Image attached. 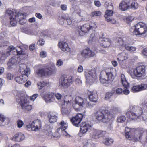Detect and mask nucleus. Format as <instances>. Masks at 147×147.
Here are the masks:
<instances>
[{
    "label": "nucleus",
    "instance_id": "nucleus-59",
    "mask_svg": "<svg viewBox=\"0 0 147 147\" xmlns=\"http://www.w3.org/2000/svg\"><path fill=\"white\" fill-rule=\"evenodd\" d=\"M38 96V94H35L30 97V99L32 101H34Z\"/></svg>",
    "mask_w": 147,
    "mask_h": 147
},
{
    "label": "nucleus",
    "instance_id": "nucleus-14",
    "mask_svg": "<svg viewBox=\"0 0 147 147\" xmlns=\"http://www.w3.org/2000/svg\"><path fill=\"white\" fill-rule=\"evenodd\" d=\"M111 9H108L106 11L104 17L105 18V20L114 24L116 23V22L114 19L111 17L113 14V11Z\"/></svg>",
    "mask_w": 147,
    "mask_h": 147
},
{
    "label": "nucleus",
    "instance_id": "nucleus-16",
    "mask_svg": "<svg viewBox=\"0 0 147 147\" xmlns=\"http://www.w3.org/2000/svg\"><path fill=\"white\" fill-rule=\"evenodd\" d=\"M95 55V53L88 48L84 49L81 52L82 56L86 58L93 57Z\"/></svg>",
    "mask_w": 147,
    "mask_h": 147
},
{
    "label": "nucleus",
    "instance_id": "nucleus-25",
    "mask_svg": "<svg viewBox=\"0 0 147 147\" xmlns=\"http://www.w3.org/2000/svg\"><path fill=\"white\" fill-rule=\"evenodd\" d=\"M28 76L22 74L21 76H17L15 78V80L18 83L20 84L24 83L28 79Z\"/></svg>",
    "mask_w": 147,
    "mask_h": 147
},
{
    "label": "nucleus",
    "instance_id": "nucleus-17",
    "mask_svg": "<svg viewBox=\"0 0 147 147\" xmlns=\"http://www.w3.org/2000/svg\"><path fill=\"white\" fill-rule=\"evenodd\" d=\"M83 117V116L82 114L78 113L75 117L72 118L71 119V122L74 125L78 127L82 121Z\"/></svg>",
    "mask_w": 147,
    "mask_h": 147
},
{
    "label": "nucleus",
    "instance_id": "nucleus-39",
    "mask_svg": "<svg viewBox=\"0 0 147 147\" xmlns=\"http://www.w3.org/2000/svg\"><path fill=\"white\" fill-rule=\"evenodd\" d=\"M10 23L12 26H14L16 25L17 20H18V19H15V17H10Z\"/></svg>",
    "mask_w": 147,
    "mask_h": 147
},
{
    "label": "nucleus",
    "instance_id": "nucleus-36",
    "mask_svg": "<svg viewBox=\"0 0 147 147\" xmlns=\"http://www.w3.org/2000/svg\"><path fill=\"white\" fill-rule=\"evenodd\" d=\"M121 81L122 84L125 88H127L129 86V84L124 74H122L121 75Z\"/></svg>",
    "mask_w": 147,
    "mask_h": 147
},
{
    "label": "nucleus",
    "instance_id": "nucleus-1",
    "mask_svg": "<svg viewBox=\"0 0 147 147\" xmlns=\"http://www.w3.org/2000/svg\"><path fill=\"white\" fill-rule=\"evenodd\" d=\"M115 115L107 110L98 111L93 117V120L97 122H106L114 118Z\"/></svg>",
    "mask_w": 147,
    "mask_h": 147
},
{
    "label": "nucleus",
    "instance_id": "nucleus-55",
    "mask_svg": "<svg viewBox=\"0 0 147 147\" xmlns=\"http://www.w3.org/2000/svg\"><path fill=\"white\" fill-rule=\"evenodd\" d=\"M134 19V17L133 16H129L127 18L126 21L127 23L129 24L130 22H131Z\"/></svg>",
    "mask_w": 147,
    "mask_h": 147
},
{
    "label": "nucleus",
    "instance_id": "nucleus-22",
    "mask_svg": "<svg viewBox=\"0 0 147 147\" xmlns=\"http://www.w3.org/2000/svg\"><path fill=\"white\" fill-rule=\"evenodd\" d=\"M129 58V55L124 52H122L119 53L117 56V59L119 63H122V62Z\"/></svg>",
    "mask_w": 147,
    "mask_h": 147
},
{
    "label": "nucleus",
    "instance_id": "nucleus-58",
    "mask_svg": "<svg viewBox=\"0 0 147 147\" xmlns=\"http://www.w3.org/2000/svg\"><path fill=\"white\" fill-rule=\"evenodd\" d=\"M40 55L41 57L45 58L46 56L47 53L45 51H42L40 52Z\"/></svg>",
    "mask_w": 147,
    "mask_h": 147
},
{
    "label": "nucleus",
    "instance_id": "nucleus-11",
    "mask_svg": "<svg viewBox=\"0 0 147 147\" xmlns=\"http://www.w3.org/2000/svg\"><path fill=\"white\" fill-rule=\"evenodd\" d=\"M42 125L41 121L37 119L27 125L26 127L28 129H31L32 130L36 131L41 129Z\"/></svg>",
    "mask_w": 147,
    "mask_h": 147
},
{
    "label": "nucleus",
    "instance_id": "nucleus-4",
    "mask_svg": "<svg viewBox=\"0 0 147 147\" xmlns=\"http://www.w3.org/2000/svg\"><path fill=\"white\" fill-rule=\"evenodd\" d=\"M84 106L91 108L93 107V105L90 102H88L86 99H83L80 97H76L75 99L74 103L73 104L74 107L77 110H79Z\"/></svg>",
    "mask_w": 147,
    "mask_h": 147
},
{
    "label": "nucleus",
    "instance_id": "nucleus-43",
    "mask_svg": "<svg viewBox=\"0 0 147 147\" xmlns=\"http://www.w3.org/2000/svg\"><path fill=\"white\" fill-rule=\"evenodd\" d=\"M112 3H109L107 2H106L105 3L104 6L106 8L108 9H113V6L112 5Z\"/></svg>",
    "mask_w": 147,
    "mask_h": 147
},
{
    "label": "nucleus",
    "instance_id": "nucleus-15",
    "mask_svg": "<svg viewBox=\"0 0 147 147\" xmlns=\"http://www.w3.org/2000/svg\"><path fill=\"white\" fill-rule=\"evenodd\" d=\"M20 58L17 56H14L10 59L7 63L8 68L11 69L19 63Z\"/></svg>",
    "mask_w": 147,
    "mask_h": 147
},
{
    "label": "nucleus",
    "instance_id": "nucleus-37",
    "mask_svg": "<svg viewBox=\"0 0 147 147\" xmlns=\"http://www.w3.org/2000/svg\"><path fill=\"white\" fill-rule=\"evenodd\" d=\"M60 124V127L57 129V131H59L63 130H65L68 127V124L66 122H65L64 121H61Z\"/></svg>",
    "mask_w": 147,
    "mask_h": 147
},
{
    "label": "nucleus",
    "instance_id": "nucleus-12",
    "mask_svg": "<svg viewBox=\"0 0 147 147\" xmlns=\"http://www.w3.org/2000/svg\"><path fill=\"white\" fill-rule=\"evenodd\" d=\"M86 82L88 83L94 82L96 79L97 76L94 69H92L85 74Z\"/></svg>",
    "mask_w": 147,
    "mask_h": 147
},
{
    "label": "nucleus",
    "instance_id": "nucleus-23",
    "mask_svg": "<svg viewBox=\"0 0 147 147\" xmlns=\"http://www.w3.org/2000/svg\"><path fill=\"white\" fill-rule=\"evenodd\" d=\"M51 68L49 67L48 69H39L36 72V73L39 77L46 76L49 74V71Z\"/></svg>",
    "mask_w": 147,
    "mask_h": 147
},
{
    "label": "nucleus",
    "instance_id": "nucleus-28",
    "mask_svg": "<svg viewBox=\"0 0 147 147\" xmlns=\"http://www.w3.org/2000/svg\"><path fill=\"white\" fill-rule=\"evenodd\" d=\"M91 126L90 124L86 122H82L81 125L80 131V133L84 134L87 131Z\"/></svg>",
    "mask_w": 147,
    "mask_h": 147
},
{
    "label": "nucleus",
    "instance_id": "nucleus-32",
    "mask_svg": "<svg viewBox=\"0 0 147 147\" xmlns=\"http://www.w3.org/2000/svg\"><path fill=\"white\" fill-rule=\"evenodd\" d=\"M10 55V54L7 51L6 53L3 52H0V64H2L4 60Z\"/></svg>",
    "mask_w": 147,
    "mask_h": 147
},
{
    "label": "nucleus",
    "instance_id": "nucleus-26",
    "mask_svg": "<svg viewBox=\"0 0 147 147\" xmlns=\"http://www.w3.org/2000/svg\"><path fill=\"white\" fill-rule=\"evenodd\" d=\"M58 45L59 47L64 52H67L70 51V49L67 43L65 42H60L58 44Z\"/></svg>",
    "mask_w": 147,
    "mask_h": 147
},
{
    "label": "nucleus",
    "instance_id": "nucleus-35",
    "mask_svg": "<svg viewBox=\"0 0 147 147\" xmlns=\"http://www.w3.org/2000/svg\"><path fill=\"white\" fill-rule=\"evenodd\" d=\"M113 142V140L110 138H105L103 141V143L107 146H110Z\"/></svg>",
    "mask_w": 147,
    "mask_h": 147
},
{
    "label": "nucleus",
    "instance_id": "nucleus-38",
    "mask_svg": "<svg viewBox=\"0 0 147 147\" xmlns=\"http://www.w3.org/2000/svg\"><path fill=\"white\" fill-rule=\"evenodd\" d=\"M125 49L130 52H133L136 50V48L134 46H129L127 45H125Z\"/></svg>",
    "mask_w": 147,
    "mask_h": 147
},
{
    "label": "nucleus",
    "instance_id": "nucleus-6",
    "mask_svg": "<svg viewBox=\"0 0 147 147\" xmlns=\"http://www.w3.org/2000/svg\"><path fill=\"white\" fill-rule=\"evenodd\" d=\"M7 52L10 54V53L12 52L13 54L15 55H19V57L21 59H23L27 56L25 52L23 51L20 47L18 48H16L12 46H9L7 49Z\"/></svg>",
    "mask_w": 147,
    "mask_h": 147
},
{
    "label": "nucleus",
    "instance_id": "nucleus-24",
    "mask_svg": "<svg viewBox=\"0 0 147 147\" xmlns=\"http://www.w3.org/2000/svg\"><path fill=\"white\" fill-rule=\"evenodd\" d=\"M90 100L93 102H96L98 99V96L96 92L90 91L88 93Z\"/></svg>",
    "mask_w": 147,
    "mask_h": 147
},
{
    "label": "nucleus",
    "instance_id": "nucleus-60",
    "mask_svg": "<svg viewBox=\"0 0 147 147\" xmlns=\"http://www.w3.org/2000/svg\"><path fill=\"white\" fill-rule=\"evenodd\" d=\"M123 89L120 88H118L117 89L116 92L117 94H120L123 93Z\"/></svg>",
    "mask_w": 147,
    "mask_h": 147
},
{
    "label": "nucleus",
    "instance_id": "nucleus-47",
    "mask_svg": "<svg viewBox=\"0 0 147 147\" xmlns=\"http://www.w3.org/2000/svg\"><path fill=\"white\" fill-rule=\"evenodd\" d=\"M125 117L123 116H121L119 117L117 120L118 122L122 123H123L125 120Z\"/></svg>",
    "mask_w": 147,
    "mask_h": 147
},
{
    "label": "nucleus",
    "instance_id": "nucleus-10",
    "mask_svg": "<svg viewBox=\"0 0 147 147\" xmlns=\"http://www.w3.org/2000/svg\"><path fill=\"white\" fill-rule=\"evenodd\" d=\"M73 78L72 76H67L66 75L62 76L61 81L60 85L63 88H67L72 84Z\"/></svg>",
    "mask_w": 147,
    "mask_h": 147
},
{
    "label": "nucleus",
    "instance_id": "nucleus-56",
    "mask_svg": "<svg viewBox=\"0 0 147 147\" xmlns=\"http://www.w3.org/2000/svg\"><path fill=\"white\" fill-rule=\"evenodd\" d=\"M45 42L43 39L40 38L37 42V44L38 45L42 46L44 44Z\"/></svg>",
    "mask_w": 147,
    "mask_h": 147
},
{
    "label": "nucleus",
    "instance_id": "nucleus-30",
    "mask_svg": "<svg viewBox=\"0 0 147 147\" xmlns=\"http://www.w3.org/2000/svg\"><path fill=\"white\" fill-rule=\"evenodd\" d=\"M25 137L22 133H19L15 134L13 136L12 140L17 142H21L24 139Z\"/></svg>",
    "mask_w": 147,
    "mask_h": 147
},
{
    "label": "nucleus",
    "instance_id": "nucleus-9",
    "mask_svg": "<svg viewBox=\"0 0 147 147\" xmlns=\"http://www.w3.org/2000/svg\"><path fill=\"white\" fill-rule=\"evenodd\" d=\"M125 134L126 138L130 140H134L135 141H137L139 140L140 137V134H134L133 131L127 127L125 128Z\"/></svg>",
    "mask_w": 147,
    "mask_h": 147
},
{
    "label": "nucleus",
    "instance_id": "nucleus-40",
    "mask_svg": "<svg viewBox=\"0 0 147 147\" xmlns=\"http://www.w3.org/2000/svg\"><path fill=\"white\" fill-rule=\"evenodd\" d=\"M65 21H66V18L65 16H59L58 22L60 24H63Z\"/></svg>",
    "mask_w": 147,
    "mask_h": 147
},
{
    "label": "nucleus",
    "instance_id": "nucleus-19",
    "mask_svg": "<svg viewBox=\"0 0 147 147\" xmlns=\"http://www.w3.org/2000/svg\"><path fill=\"white\" fill-rule=\"evenodd\" d=\"M42 97L47 103L53 102L55 100L54 94L52 93H48L44 94Z\"/></svg>",
    "mask_w": 147,
    "mask_h": 147
},
{
    "label": "nucleus",
    "instance_id": "nucleus-51",
    "mask_svg": "<svg viewBox=\"0 0 147 147\" xmlns=\"http://www.w3.org/2000/svg\"><path fill=\"white\" fill-rule=\"evenodd\" d=\"M59 101H61L63 98L62 95L59 93H56L54 94V97Z\"/></svg>",
    "mask_w": 147,
    "mask_h": 147
},
{
    "label": "nucleus",
    "instance_id": "nucleus-52",
    "mask_svg": "<svg viewBox=\"0 0 147 147\" xmlns=\"http://www.w3.org/2000/svg\"><path fill=\"white\" fill-rule=\"evenodd\" d=\"M131 7L134 9H136L138 7V5L137 2L135 1L133 2L131 5Z\"/></svg>",
    "mask_w": 147,
    "mask_h": 147
},
{
    "label": "nucleus",
    "instance_id": "nucleus-62",
    "mask_svg": "<svg viewBox=\"0 0 147 147\" xmlns=\"http://www.w3.org/2000/svg\"><path fill=\"white\" fill-rule=\"evenodd\" d=\"M7 78L8 79L11 80L13 79V76L12 74L8 73L7 75Z\"/></svg>",
    "mask_w": 147,
    "mask_h": 147
},
{
    "label": "nucleus",
    "instance_id": "nucleus-49",
    "mask_svg": "<svg viewBox=\"0 0 147 147\" xmlns=\"http://www.w3.org/2000/svg\"><path fill=\"white\" fill-rule=\"evenodd\" d=\"M140 91L146 90L147 88V84H142L139 85Z\"/></svg>",
    "mask_w": 147,
    "mask_h": 147
},
{
    "label": "nucleus",
    "instance_id": "nucleus-18",
    "mask_svg": "<svg viewBox=\"0 0 147 147\" xmlns=\"http://www.w3.org/2000/svg\"><path fill=\"white\" fill-rule=\"evenodd\" d=\"M106 132L102 131L94 130L90 134V136L94 139H97L101 137L105 136Z\"/></svg>",
    "mask_w": 147,
    "mask_h": 147
},
{
    "label": "nucleus",
    "instance_id": "nucleus-41",
    "mask_svg": "<svg viewBox=\"0 0 147 147\" xmlns=\"http://www.w3.org/2000/svg\"><path fill=\"white\" fill-rule=\"evenodd\" d=\"M101 15V13L99 11H95L92 12L90 14V16L94 17L99 16Z\"/></svg>",
    "mask_w": 147,
    "mask_h": 147
},
{
    "label": "nucleus",
    "instance_id": "nucleus-20",
    "mask_svg": "<svg viewBox=\"0 0 147 147\" xmlns=\"http://www.w3.org/2000/svg\"><path fill=\"white\" fill-rule=\"evenodd\" d=\"M20 71L22 74L27 76L30 74V71L29 68H27L26 65L24 64H21L19 66Z\"/></svg>",
    "mask_w": 147,
    "mask_h": 147
},
{
    "label": "nucleus",
    "instance_id": "nucleus-31",
    "mask_svg": "<svg viewBox=\"0 0 147 147\" xmlns=\"http://www.w3.org/2000/svg\"><path fill=\"white\" fill-rule=\"evenodd\" d=\"M45 133L47 136H51V138H59L61 136V133L59 131H57L55 132L54 134L51 131H46Z\"/></svg>",
    "mask_w": 147,
    "mask_h": 147
},
{
    "label": "nucleus",
    "instance_id": "nucleus-48",
    "mask_svg": "<svg viewBox=\"0 0 147 147\" xmlns=\"http://www.w3.org/2000/svg\"><path fill=\"white\" fill-rule=\"evenodd\" d=\"M131 90L133 92L140 91L139 85L133 86L131 89Z\"/></svg>",
    "mask_w": 147,
    "mask_h": 147
},
{
    "label": "nucleus",
    "instance_id": "nucleus-2",
    "mask_svg": "<svg viewBox=\"0 0 147 147\" xmlns=\"http://www.w3.org/2000/svg\"><path fill=\"white\" fill-rule=\"evenodd\" d=\"M114 68H109L102 71L100 74V80L102 83H107L113 81L114 78V74L115 72Z\"/></svg>",
    "mask_w": 147,
    "mask_h": 147
},
{
    "label": "nucleus",
    "instance_id": "nucleus-27",
    "mask_svg": "<svg viewBox=\"0 0 147 147\" xmlns=\"http://www.w3.org/2000/svg\"><path fill=\"white\" fill-rule=\"evenodd\" d=\"M100 46L104 48L109 47L111 45L110 40L108 38L101 39L99 40Z\"/></svg>",
    "mask_w": 147,
    "mask_h": 147
},
{
    "label": "nucleus",
    "instance_id": "nucleus-33",
    "mask_svg": "<svg viewBox=\"0 0 147 147\" xmlns=\"http://www.w3.org/2000/svg\"><path fill=\"white\" fill-rule=\"evenodd\" d=\"M73 100V97L71 95H66L65 97L63 105L67 106L70 105V103Z\"/></svg>",
    "mask_w": 147,
    "mask_h": 147
},
{
    "label": "nucleus",
    "instance_id": "nucleus-7",
    "mask_svg": "<svg viewBox=\"0 0 147 147\" xmlns=\"http://www.w3.org/2000/svg\"><path fill=\"white\" fill-rule=\"evenodd\" d=\"M17 101L20 103L22 109L25 112L30 111L32 109V106L27 102V100L25 96H18Z\"/></svg>",
    "mask_w": 147,
    "mask_h": 147
},
{
    "label": "nucleus",
    "instance_id": "nucleus-44",
    "mask_svg": "<svg viewBox=\"0 0 147 147\" xmlns=\"http://www.w3.org/2000/svg\"><path fill=\"white\" fill-rule=\"evenodd\" d=\"M62 113L63 114H68L69 113V110L68 108H66L65 107H63L61 109Z\"/></svg>",
    "mask_w": 147,
    "mask_h": 147
},
{
    "label": "nucleus",
    "instance_id": "nucleus-46",
    "mask_svg": "<svg viewBox=\"0 0 147 147\" xmlns=\"http://www.w3.org/2000/svg\"><path fill=\"white\" fill-rule=\"evenodd\" d=\"M117 42V45H122L123 44V40L121 38H117L116 40Z\"/></svg>",
    "mask_w": 147,
    "mask_h": 147
},
{
    "label": "nucleus",
    "instance_id": "nucleus-64",
    "mask_svg": "<svg viewBox=\"0 0 147 147\" xmlns=\"http://www.w3.org/2000/svg\"><path fill=\"white\" fill-rule=\"evenodd\" d=\"M75 83L76 84L81 85L82 84L81 81L79 78H77L75 80Z\"/></svg>",
    "mask_w": 147,
    "mask_h": 147
},
{
    "label": "nucleus",
    "instance_id": "nucleus-5",
    "mask_svg": "<svg viewBox=\"0 0 147 147\" xmlns=\"http://www.w3.org/2000/svg\"><path fill=\"white\" fill-rule=\"evenodd\" d=\"M132 28L130 29L131 32H134L136 35H142L144 34L147 31V25L142 22L138 23Z\"/></svg>",
    "mask_w": 147,
    "mask_h": 147
},
{
    "label": "nucleus",
    "instance_id": "nucleus-3",
    "mask_svg": "<svg viewBox=\"0 0 147 147\" xmlns=\"http://www.w3.org/2000/svg\"><path fill=\"white\" fill-rule=\"evenodd\" d=\"M126 113L127 117L131 119H135L141 117L142 113V108L139 106L130 105Z\"/></svg>",
    "mask_w": 147,
    "mask_h": 147
},
{
    "label": "nucleus",
    "instance_id": "nucleus-34",
    "mask_svg": "<svg viewBox=\"0 0 147 147\" xmlns=\"http://www.w3.org/2000/svg\"><path fill=\"white\" fill-rule=\"evenodd\" d=\"M119 7L120 9L122 11H125L130 8L127 3L125 1H122L119 5Z\"/></svg>",
    "mask_w": 147,
    "mask_h": 147
},
{
    "label": "nucleus",
    "instance_id": "nucleus-13",
    "mask_svg": "<svg viewBox=\"0 0 147 147\" xmlns=\"http://www.w3.org/2000/svg\"><path fill=\"white\" fill-rule=\"evenodd\" d=\"M145 67L144 65H140L137 67L134 70V74L136 77H140L145 74Z\"/></svg>",
    "mask_w": 147,
    "mask_h": 147
},
{
    "label": "nucleus",
    "instance_id": "nucleus-45",
    "mask_svg": "<svg viewBox=\"0 0 147 147\" xmlns=\"http://www.w3.org/2000/svg\"><path fill=\"white\" fill-rule=\"evenodd\" d=\"M93 143L92 142V140H89L83 147H93Z\"/></svg>",
    "mask_w": 147,
    "mask_h": 147
},
{
    "label": "nucleus",
    "instance_id": "nucleus-50",
    "mask_svg": "<svg viewBox=\"0 0 147 147\" xmlns=\"http://www.w3.org/2000/svg\"><path fill=\"white\" fill-rule=\"evenodd\" d=\"M115 91H112L111 92H107L105 96V98L107 99H109L114 93Z\"/></svg>",
    "mask_w": 147,
    "mask_h": 147
},
{
    "label": "nucleus",
    "instance_id": "nucleus-63",
    "mask_svg": "<svg viewBox=\"0 0 147 147\" xmlns=\"http://www.w3.org/2000/svg\"><path fill=\"white\" fill-rule=\"evenodd\" d=\"M96 38V37L95 36L94 34H91V36L90 38L89 42H90V41H91V42L94 41Z\"/></svg>",
    "mask_w": 147,
    "mask_h": 147
},
{
    "label": "nucleus",
    "instance_id": "nucleus-57",
    "mask_svg": "<svg viewBox=\"0 0 147 147\" xmlns=\"http://www.w3.org/2000/svg\"><path fill=\"white\" fill-rule=\"evenodd\" d=\"M63 64V62L61 59L58 60L56 62V65L58 67L62 65Z\"/></svg>",
    "mask_w": 147,
    "mask_h": 147
},
{
    "label": "nucleus",
    "instance_id": "nucleus-53",
    "mask_svg": "<svg viewBox=\"0 0 147 147\" xmlns=\"http://www.w3.org/2000/svg\"><path fill=\"white\" fill-rule=\"evenodd\" d=\"M18 12H13L12 11L9 9L7 10L6 11V14L9 16H11L10 17H13V16L14 17V14Z\"/></svg>",
    "mask_w": 147,
    "mask_h": 147
},
{
    "label": "nucleus",
    "instance_id": "nucleus-21",
    "mask_svg": "<svg viewBox=\"0 0 147 147\" xmlns=\"http://www.w3.org/2000/svg\"><path fill=\"white\" fill-rule=\"evenodd\" d=\"M14 15L15 19H19V22L20 24L22 25L26 23V20L25 16L23 14L19 13H14Z\"/></svg>",
    "mask_w": 147,
    "mask_h": 147
},
{
    "label": "nucleus",
    "instance_id": "nucleus-54",
    "mask_svg": "<svg viewBox=\"0 0 147 147\" xmlns=\"http://www.w3.org/2000/svg\"><path fill=\"white\" fill-rule=\"evenodd\" d=\"M17 126L19 128L21 127L24 125V123L21 120H19L17 121Z\"/></svg>",
    "mask_w": 147,
    "mask_h": 147
},
{
    "label": "nucleus",
    "instance_id": "nucleus-61",
    "mask_svg": "<svg viewBox=\"0 0 147 147\" xmlns=\"http://www.w3.org/2000/svg\"><path fill=\"white\" fill-rule=\"evenodd\" d=\"M65 130H62V131H60V133L61 134L66 136H69V134H68Z\"/></svg>",
    "mask_w": 147,
    "mask_h": 147
},
{
    "label": "nucleus",
    "instance_id": "nucleus-8",
    "mask_svg": "<svg viewBox=\"0 0 147 147\" xmlns=\"http://www.w3.org/2000/svg\"><path fill=\"white\" fill-rule=\"evenodd\" d=\"M96 23L90 22L84 24L82 26L80 27L79 29L80 31H78L79 33L80 36H82V32L87 33L90 30H94L96 27Z\"/></svg>",
    "mask_w": 147,
    "mask_h": 147
},
{
    "label": "nucleus",
    "instance_id": "nucleus-42",
    "mask_svg": "<svg viewBox=\"0 0 147 147\" xmlns=\"http://www.w3.org/2000/svg\"><path fill=\"white\" fill-rule=\"evenodd\" d=\"M46 82L44 81L39 82L37 84L38 88L39 89H42L43 87L46 85Z\"/></svg>",
    "mask_w": 147,
    "mask_h": 147
},
{
    "label": "nucleus",
    "instance_id": "nucleus-29",
    "mask_svg": "<svg viewBox=\"0 0 147 147\" xmlns=\"http://www.w3.org/2000/svg\"><path fill=\"white\" fill-rule=\"evenodd\" d=\"M57 114L55 112L49 113L48 115L49 122L51 123L55 122L57 120Z\"/></svg>",
    "mask_w": 147,
    "mask_h": 147
}]
</instances>
